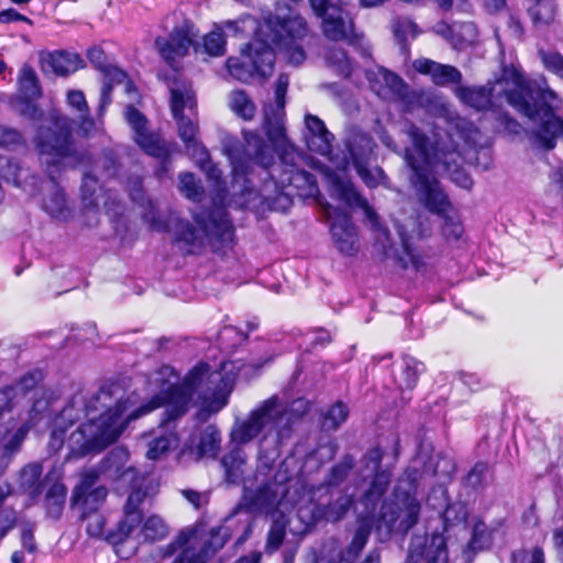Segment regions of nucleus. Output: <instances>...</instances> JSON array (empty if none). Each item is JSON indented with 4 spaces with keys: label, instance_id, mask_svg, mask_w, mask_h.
Returning a JSON list of instances; mask_svg holds the SVG:
<instances>
[{
    "label": "nucleus",
    "instance_id": "obj_45",
    "mask_svg": "<svg viewBox=\"0 0 563 563\" xmlns=\"http://www.w3.org/2000/svg\"><path fill=\"white\" fill-rule=\"evenodd\" d=\"M393 32L402 49H407L409 40L419 34L417 24L408 18H396L393 21Z\"/></svg>",
    "mask_w": 563,
    "mask_h": 563
},
{
    "label": "nucleus",
    "instance_id": "obj_38",
    "mask_svg": "<svg viewBox=\"0 0 563 563\" xmlns=\"http://www.w3.org/2000/svg\"><path fill=\"white\" fill-rule=\"evenodd\" d=\"M528 14L537 29L551 25L556 15L554 0H534V3L528 9Z\"/></svg>",
    "mask_w": 563,
    "mask_h": 563
},
{
    "label": "nucleus",
    "instance_id": "obj_3",
    "mask_svg": "<svg viewBox=\"0 0 563 563\" xmlns=\"http://www.w3.org/2000/svg\"><path fill=\"white\" fill-rule=\"evenodd\" d=\"M456 97L476 110H496L505 101L531 121L540 122L533 133L534 144L543 150L554 148V136L563 132V119L555 115L562 99L552 90L544 77L526 80L514 66L504 67L494 82L479 87H457Z\"/></svg>",
    "mask_w": 563,
    "mask_h": 563
},
{
    "label": "nucleus",
    "instance_id": "obj_50",
    "mask_svg": "<svg viewBox=\"0 0 563 563\" xmlns=\"http://www.w3.org/2000/svg\"><path fill=\"white\" fill-rule=\"evenodd\" d=\"M349 416V409L342 401L333 404L324 413L322 419V428L327 431L336 430L345 422Z\"/></svg>",
    "mask_w": 563,
    "mask_h": 563
},
{
    "label": "nucleus",
    "instance_id": "obj_52",
    "mask_svg": "<svg viewBox=\"0 0 563 563\" xmlns=\"http://www.w3.org/2000/svg\"><path fill=\"white\" fill-rule=\"evenodd\" d=\"M434 536H441L440 533H433L430 538V540L424 539L423 537L415 536L412 537L408 555L406 559V563H419L423 558H426L427 562L428 560V553L430 550V543Z\"/></svg>",
    "mask_w": 563,
    "mask_h": 563
},
{
    "label": "nucleus",
    "instance_id": "obj_61",
    "mask_svg": "<svg viewBox=\"0 0 563 563\" xmlns=\"http://www.w3.org/2000/svg\"><path fill=\"white\" fill-rule=\"evenodd\" d=\"M280 27L291 38H301L308 32L307 22L301 16H295V18L283 21L280 23Z\"/></svg>",
    "mask_w": 563,
    "mask_h": 563
},
{
    "label": "nucleus",
    "instance_id": "obj_63",
    "mask_svg": "<svg viewBox=\"0 0 563 563\" xmlns=\"http://www.w3.org/2000/svg\"><path fill=\"white\" fill-rule=\"evenodd\" d=\"M488 473V464L484 462L476 463L466 476V483L470 487L476 489L483 486Z\"/></svg>",
    "mask_w": 563,
    "mask_h": 563
},
{
    "label": "nucleus",
    "instance_id": "obj_31",
    "mask_svg": "<svg viewBox=\"0 0 563 563\" xmlns=\"http://www.w3.org/2000/svg\"><path fill=\"white\" fill-rule=\"evenodd\" d=\"M332 185L338 197L347 206L361 208L372 222L376 221L377 216L375 211L350 180H343L335 176L332 179Z\"/></svg>",
    "mask_w": 563,
    "mask_h": 563
},
{
    "label": "nucleus",
    "instance_id": "obj_28",
    "mask_svg": "<svg viewBox=\"0 0 563 563\" xmlns=\"http://www.w3.org/2000/svg\"><path fill=\"white\" fill-rule=\"evenodd\" d=\"M43 71H51L57 76H68L84 68V59L76 53L55 51L41 56Z\"/></svg>",
    "mask_w": 563,
    "mask_h": 563
},
{
    "label": "nucleus",
    "instance_id": "obj_2",
    "mask_svg": "<svg viewBox=\"0 0 563 563\" xmlns=\"http://www.w3.org/2000/svg\"><path fill=\"white\" fill-rule=\"evenodd\" d=\"M444 121L445 139L435 134L434 142H431L413 123H405L404 132L412 145L405 150L404 158L412 170L410 183L419 201L443 220L442 231L445 238L457 240L463 233L462 223L430 168L439 164L448 170H451L452 166L456 167L461 158V143L468 146L476 145L479 131L467 119L449 111L444 114Z\"/></svg>",
    "mask_w": 563,
    "mask_h": 563
},
{
    "label": "nucleus",
    "instance_id": "obj_20",
    "mask_svg": "<svg viewBox=\"0 0 563 563\" xmlns=\"http://www.w3.org/2000/svg\"><path fill=\"white\" fill-rule=\"evenodd\" d=\"M66 102L70 110L77 115L76 120H73L67 115V118L71 121L70 131L73 132V124L76 123L78 134L85 137H88L91 134H93L97 131V123L90 114V109L86 100L85 93L78 89H70L66 93ZM54 111H56V109H53L47 113L44 122L37 126L36 132L41 126H52L48 118L49 114ZM57 112L62 114L59 110H57Z\"/></svg>",
    "mask_w": 563,
    "mask_h": 563
},
{
    "label": "nucleus",
    "instance_id": "obj_18",
    "mask_svg": "<svg viewBox=\"0 0 563 563\" xmlns=\"http://www.w3.org/2000/svg\"><path fill=\"white\" fill-rule=\"evenodd\" d=\"M396 230L401 242V253L388 247L384 251L387 257H393L404 268L409 266L419 271L424 266L423 255L412 246V240L417 233L415 219H407L406 222H396Z\"/></svg>",
    "mask_w": 563,
    "mask_h": 563
},
{
    "label": "nucleus",
    "instance_id": "obj_1",
    "mask_svg": "<svg viewBox=\"0 0 563 563\" xmlns=\"http://www.w3.org/2000/svg\"><path fill=\"white\" fill-rule=\"evenodd\" d=\"M205 380L214 385V388H208L211 390L210 395L206 393L201 397L202 404L198 417L206 420L227 406L233 380L228 376L224 377L220 372H210V366L205 363L195 366L180 385L166 380L157 395L132 411H129L128 399L117 397L110 388H101L85 404L87 422L81 423L69 435L70 455L82 457L103 450L118 440L129 421L164 407L159 427L167 433L155 437L148 443L146 451L148 460H158L173 444L177 443L174 423L187 412L195 390Z\"/></svg>",
    "mask_w": 563,
    "mask_h": 563
},
{
    "label": "nucleus",
    "instance_id": "obj_23",
    "mask_svg": "<svg viewBox=\"0 0 563 563\" xmlns=\"http://www.w3.org/2000/svg\"><path fill=\"white\" fill-rule=\"evenodd\" d=\"M192 532H180L173 542L162 549L163 556L169 558L174 555L178 550H181L173 563H206V559L210 552L209 544L206 542L203 548L197 551L192 545ZM222 545L223 542L221 541L213 549H211V552H214Z\"/></svg>",
    "mask_w": 563,
    "mask_h": 563
},
{
    "label": "nucleus",
    "instance_id": "obj_10",
    "mask_svg": "<svg viewBox=\"0 0 563 563\" xmlns=\"http://www.w3.org/2000/svg\"><path fill=\"white\" fill-rule=\"evenodd\" d=\"M19 418L22 423L13 433H11L13 426H7L5 418L0 420V449L2 450V455L15 453L20 449L30 429L48 427L51 424L52 410L49 400L45 397L34 399L31 408ZM12 420L13 418L10 417L8 424H11Z\"/></svg>",
    "mask_w": 563,
    "mask_h": 563
},
{
    "label": "nucleus",
    "instance_id": "obj_62",
    "mask_svg": "<svg viewBox=\"0 0 563 563\" xmlns=\"http://www.w3.org/2000/svg\"><path fill=\"white\" fill-rule=\"evenodd\" d=\"M100 475L102 474L99 472L98 466L84 474L80 484L74 490L73 500L75 504H79L81 496L88 490L93 489L92 486Z\"/></svg>",
    "mask_w": 563,
    "mask_h": 563
},
{
    "label": "nucleus",
    "instance_id": "obj_42",
    "mask_svg": "<svg viewBox=\"0 0 563 563\" xmlns=\"http://www.w3.org/2000/svg\"><path fill=\"white\" fill-rule=\"evenodd\" d=\"M325 63L336 74L349 77L353 70L352 60L347 57L346 52L339 47H330L325 53Z\"/></svg>",
    "mask_w": 563,
    "mask_h": 563
},
{
    "label": "nucleus",
    "instance_id": "obj_21",
    "mask_svg": "<svg viewBox=\"0 0 563 563\" xmlns=\"http://www.w3.org/2000/svg\"><path fill=\"white\" fill-rule=\"evenodd\" d=\"M325 214L331 221L330 232L339 251L352 255L356 251L357 235L351 217L343 210L327 206Z\"/></svg>",
    "mask_w": 563,
    "mask_h": 563
},
{
    "label": "nucleus",
    "instance_id": "obj_58",
    "mask_svg": "<svg viewBox=\"0 0 563 563\" xmlns=\"http://www.w3.org/2000/svg\"><path fill=\"white\" fill-rule=\"evenodd\" d=\"M286 536L285 525L275 521L269 528L266 541V552L273 553L279 549Z\"/></svg>",
    "mask_w": 563,
    "mask_h": 563
},
{
    "label": "nucleus",
    "instance_id": "obj_30",
    "mask_svg": "<svg viewBox=\"0 0 563 563\" xmlns=\"http://www.w3.org/2000/svg\"><path fill=\"white\" fill-rule=\"evenodd\" d=\"M130 454L125 448H114L109 454L98 464L99 472L113 479L119 481L123 484V473L133 466H126Z\"/></svg>",
    "mask_w": 563,
    "mask_h": 563
},
{
    "label": "nucleus",
    "instance_id": "obj_13",
    "mask_svg": "<svg viewBox=\"0 0 563 563\" xmlns=\"http://www.w3.org/2000/svg\"><path fill=\"white\" fill-rule=\"evenodd\" d=\"M275 400H265L258 408L253 410L247 419L236 421L231 431V440L235 445L249 443L262 431L265 438L272 432L275 433V419L279 412L275 407Z\"/></svg>",
    "mask_w": 563,
    "mask_h": 563
},
{
    "label": "nucleus",
    "instance_id": "obj_22",
    "mask_svg": "<svg viewBox=\"0 0 563 563\" xmlns=\"http://www.w3.org/2000/svg\"><path fill=\"white\" fill-rule=\"evenodd\" d=\"M268 400H275V407L279 412L275 419V444L280 445L287 440L295 423L302 418L310 409V402L305 398H298L291 401L287 407L278 400L277 397H272Z\"/></svg>",
    "mask_w": 563,
    "mask_h": 563
},
{
    "label": "nucleus",
    "instance_id": "obj_6",
    "mask_svg": "<svg viewBox=\"0 0 563 563\" xmlns=\"http://www.w3.org/2000/svg\"><path fill=\"white\" fill-rule=\"evenodd\" d=\"M421 504L417 498L416 479L410 475L400 478L390 500L382 505L377 529L406 534L419 521Z\"/></svg>",
    "mask_w": 563,
    "mask_h": 563
},
{
    "label": "nucleus",
    "instance_id": "obj_19",
    "mask_svg": "<svg viewBox=\"0 0 563 563\" xmlns=\"http://www.w3.org/2000/svg\"><path fill=\"white\" fill-rule=\"evenodd\" d=\"M289 86V77L280 74L275 87V104L264 107V125L266 134L274 143H280L285 139L283 126L285 97Z\"/></svg>",
    "mask_w": 563,
    "mask_h": 563
},
{
    "label": "nucleus",
    "instance_id": "obj_53",
    "mask_svg": "<svg viewBox=\"0 0 563 563\" xmlns=\"http://www.w3.org/2000/svg\"><path fill=\"white\" fill-rule=\"evenodd\" d=\"M378 76L397 98L406 99L408 97L409 87L398 75L385 68H380Z\"/></svg>",
    "mask_w": 563,
    "mask_h": 563
},
{
    "label": "nucleus",
    "instance_id": "obj_4",
    "mask_svg": "<svg viewBox=\"0 0 563 563\" xmlns=\"http://www.w3.org/2000/svg\"><path fill=\"white\" fill-rule=\"evenodd\" d=\"M48 120L52 126H41L34 136L40 162L49 178L43 185L42 209L55 220L67 221L73 217L74 209L55 175L66 168L90 164L91 156L76 147L71 137V121L67 117L54 111Z\"/></svg>",
    "mask_w": 563,
    "mask_h": 563
},
{
    "label": "nucleus",
    "instance_id": "obj_25",
    "mask_svg": "<svg viewBox=\"0 0 563 563\" xmlns=\"http://www.w3.org/2000/svg\"><path fill=\"white\" fill-rule=\"evenodd\" d=\"M192 41L185 27H175L168 37H157L155 46L167 64L174 63L184 57L191 46Z\"/></svg>",
    "mask_w": 563,
    "mask_h": 563
},
{
    "label": "nucleus",
    "instance_id": "obj_46",
    "mask_svg": "<svg viewBox=\"0 0 563 563\" xmlns=\"http://www.w3.org/2000/svg\"><path fill=\"white\" fill-rule=\"evenodd\" d=\"M231 110L244 120L253 119L256 108L250 97L243 90H235L230 95Z\"/></svg>",
    "mask_w": 563,
    "mask_h": 563
},
{
    "label": "nucleus",
    "instance_id": "obj_36",
    "mask_svg": "<svg viewBox=\"0 0 563 563\" xmlns=\"http://www.w3.org/2000/svg\"><path fill=\"white\" fill-rule=\"evenodd\" d=\"M424 371V365L411 356H405L399 373L395 380L400 389H412L417 385L419 375Z\"/></svg>",
    "mask_w": 563,
    "mask_h": 563
},
{
    "label": "nucleus",
    "instance_id": "obj_27",
    "mask_svg": "<svg viewBox=\"0 0 563 563\" xmlns=\"http://www.w3.org/2000/svg\"><path fill=\"white\" fill-rule=\"evenodd\" d=\"M412 67L419 74L430 76L432 82L437 86L459 84L462 80V74L456 67L440 64L429 58L422 57L413 60Z\"/></svg>",
    "mask_w": 563,
    "mask_h": 563
},
{
    "label": "nucleus",
    "instance_id": "obj_55",
    "mask_svg": "<svg viewBox=\"0 0 563 563\" xmlns=\"http://www.w3.org/2000/svg\"><path fill=\"white\" fill-rule=\"evenodd\" d=\"M457 29H461L467 33H471L473 32L474 30V26L472 23H464V24H456V23H453V24H450L445 21H439L437 22L433 27H432V31L441 36L442 38H444L445 41L452 43L454 46H456V42H455V38H454V34L456 32Z\"/></svg>",
    "mask_w": 563,
    "mask_h": 563
},
{
    "label": "nucleus",
    "instance_id": "obj_9",
    "mask_svg": "<svg viewBox=\"0 0 563 563\" xmlns=\"http://www.w3.org/2000/svg\"><path fill=\"white\" fill-rule=\"evenodd\" d=\"M243 134V144L238 140H229L224 145L234 178L245 176L253 164L268 168L274 161L272 148L260 134L252 131H245Z\"/></svg>",
    "mask_w": 563,
    "mask_h": 563
},
{
    "label": "nucleus",
    "instance_id": "obj_40",
    "mask_svg": "<svg viewBox=\"0 0 563 563\" xmlns=\"http://www.w3.org/2000/svg\"><path fill=\"white\" fill-rule=\"evenodd\" d=\"M67 489L63 483H53L44 498V507L48 517L58 519L65 507Z\"/></svg>",
    "mask_w": 563,
    "mask_h": 563
},
{
    "label": "nucleus",
    "instance_id": "obj_49",
    "mask_svg": "<svg viewBox=\"0 0 563 563\" xmlns=\"http://www.w3.org/2000/svg\"><path fill=\"white\" fill-rule=\"evenodd\" d=\"M354 466V459L351 455H344L343 459L333 465L325 477L324 484L328 487H334L342 484Z\"/></svg>",
    "mask_w": 563,
    "mask_h": 563
},
{
    "label": "nucleus",
    "instance_id": "obj_60",
    "mask_svg": "<svg viewBox=\"0 0 563 563\" xmlns=\"http://www.w3.org/2000/svg\"><path fill=\"white\" fill-rule=\"evenodd\" d=\"M539 56L543 66L558 77L563 78V56L556 52L540 51Z\"/></svg>",
    "mask_w": 563,
    "mask_h": 563
},
{
    "label": "nucleus",
    "instance_id": "obj_37",
    "mask_svg": "<svg viewBox=\"0 0 563 563\" xmlns=\"http://www.w3.org/2000/svg\"><path fill=\"white\" fill-rule=\"evenodd\" d=\"M29 176V169L22 167L16 161L0 156V178L26 190Z\"/></svg>",
    "mask_w": 563,
    "mask_h": 563
},
{
    "label": "nucleus",
    "instance_id": "obj_57",
    "mask_svg": "<svg viewBox=\"0 0 563 563\" xmlns=\"http://www.w3.org/2000/svg\"><path fill=\"white\" fill-rule=\"evenodd\" d=\"M355 169L361 179L369 188L377 187L379 184H383L386 178L385 173L380 167L369 169L367 164H364Z\"/></svg>",
    "mask_w": 563,
    "mask_h": 563
},
{
    "label": "nucleus",
    "instance_id": "obj_11",
    "mask_svg": "<svg viewBox=\"0 0 563 563\" xmlns=\"http://www.w3.org/2000/svg\"><path fill=\"white\" fill-rule=\"evenodd\" d=\"M314 15L321 19L322 34L330 41L353 43L354 23L335 0H308Z\"/></svg>",
    "mask_w": 563,
    "mask_h": 563
},
{
    "label": "nucleus",
    "instance_id": "obj_16",
    "mask_svg": "<svg viewBox=\"0 0 563 563\" xmlns=\"http://www.w3.org/2000/svg\"><path fill=\"white\" fill-rule=\"evenodd\" d=\"M124 117L133 131L135 143L148 155L161 158L163 161V167L165 168L170 152L156 134L148 131L145 115L133 106H128L124 111Z\"/></svg>",
    "mask_w": 563,
    "mask_h": 563
},
{
    "label": "nucleus",
    "instance_id": "obj_39",
    "mask_svg": "<svg viewBox=\"0 0 563 563\" xmlns=\"http://www.w3.org/2000/svg\"><path fill=\"white\" fill-rule=\"evenodd\" d=\"M87 57L90 63L104 75L106 79L118 82L125 81L126 74L119 67L108 64L107 56L100 47L90 48L87 53Z\"/></svg>",
    "mask_w": 563,
    "mask_h": 563
},
{
    "label": "nucleus",
    "instance_id": "obj_59",
    "mask_svg": "<svg viewBox=\"0 0 563 563\" xmlns=\"http://www.w3.org/2000/svg\"><path fill=\"white\" fill-rule=\"evenodd\" d=\"M92 173H100L103 177H112L117 173V161L111 153H103L93 162Z\"/></svg>",
    "mask_w": 563,
    "mask_h": 563
},
{
    "label": "nucleus",
    "instance_id": "obj_48",
    "mask_svg": "<svg viewBox=\"0 0 563 563\" xmlns=\"http://www.w3.org/2000/svg\"><path fill=\"white\" fill-rule=\"evenodd\" d=\"M169 532L167 523L156 515L150 516L143 523L142 534L145 540L155 542L163 540Z\"/></svg>",
    "mask_w": 563,
    "mask_h": 563
},
{
    "label": "nucleus",
    "instance_id": "obj_14",
    "mask_svg": "<svg viewBox=\"0 0 563 563\" xmlns=\"http://www.w3.org/2000/svg\"><path fill=\"white\" fill-rule=\"evenodd\" d=\"M123 484L131 487L124 505V519L119 523V538H126L141 522L142 514L140 506L148 496V484L144 475L136 468H130L123 473Z\"/></svg>",
    "mask_w": 563,
    "mask_h": 563
},
{
    "label": "nucleus",
    "instance_id": "obj_43",
    "mask_svg": "<svg viewBox=\"0 0 563 563\" xmlns=\"http://www.w3.org/2000/svg\"><path fill=\"white\" fill-rule=\"evenodd\" d=\"M490 544V536L486 525L483 521H477L472 531V538L467 548L463 551L465 561L471 562V552L484 550Z\"/></svg>",
    "mask_w": 563,
    "mask_h": 563
},
{
    "label": "nucleus",
    "instance_id": "obj_64",
    "mask_svg": "<svg viewBox=\"0 0 563 563\" xmlns=\"http://www.w3.org/2000/svg\"><path fill=\"white\" fill-rule=\"evenodd\" d=\"M511 563H544V553L540 548H533L531 552L519 550L512 553Z\"/></svg>",
    "mask_w": 563,
    "mask_h": 563
},
{
    "label": "nucleus",
    "instance_id": "obj_44",
    "mask_svg": "<svg viewBox=\"0 0 563 563\" xmlns=\"http://www.w3.org/2000/svg\"><path fill=\"white\" fill-rule=\"evenodd\" d=\"M352 504L353 498L351 495H341L335 501L330 503L322 509H319L320 517L325 519L327 521L336 522L346 515Z\"/></svg>",
    "mask_w": 563,
    "mask_h": 563
},
{
    "label": "nucleus",
    "instance_id": "obj_32",
    "mask_svg": "<svg viewBox=\"0 0 563 563\" xmlns=\"http://www.w3.org/2000/svg\"><path fill=\"white\" fill-rule=\"evenodd\" d=\"M345 146L355 168L367 164L374 148V141L364 132H352Z\"/></svg>",
    "mask_w": 563,
    "mask_h": 563
},
{
    "label": "nucleus",
    "instance_id": "obj_26",
    "mask_svg": "<svg viewBox=\"0 0 563 563\" xmlns=\"http://www.w3.org/2000/svg\"><path fill=\"white\" fill-rule=\"evenodd\" d=\"M305 126V140L308 148L322 156H328L331 153L334 136L328 131L324 122L317 115L307 114Z\"/></svg>",
    "mask_w": 563,
    "mask_h": 563
},
{
    "label": "nucleus",
    "instance_id": "obj_54",
    "mask_svg": "<svg viewBox=\"0 0 563 563\" xmlns=\"http://www.w3.org/2000/svg\"><path fill=\"white\" fill-rule=\"evenodd\" d=\"M225 37L222 30H214L203 37V47L210 56H222L225 53Z\"/></svg>",
    "mask_w": 563,
    "mask_h": 563
},
{
    "label": "nucleus",
    "instance_id": "obj_35",
    "mask_svg": "<svg viewBox=\"0 0 563 563\" xmlns=\"http://www.w3.org/2000/svg\"><path fill=\"white\" fill-rule=\"evenodd\" d=\"M221 445V433L219 429L213 426H207L199 435V441L197 444V456L198 459L210 457L214 459Z\"/></svg>",
    "mask_w": 563,
    "mask_h": 563
},
{
    "label": "nucleus",
    "instance_id": "obj_12",
    "mask_svg": "<svg viewBox=\"0 0 563 563\" xmlns=\"http://www.w3.org/2000/svg\"><path fill=\"white\" fill-rule=\"evenodd\" d=\"M269 176L272 179L265 184L264 190L266 191L271 185H275L276 199L283 207L291 203V192L288 190L290 187H299L301 183L309 186L314 184L313 176L310 173L296 167L295 156L290 153H285L280 157L278 166L274 167Z\"/></svg>",
    "mask_w": 563,
    "mask_h": 563
},
{
    "label": "nucleus",
    "instance_id": "obj_34",
    "mask_svg": "<svg viewBox=\"0 0 563 563\" xmlns=\"http://www.w3.org/2000/svg\"><path fill=\"white\" fill-rule=\"evenodd\" d=\"M42 473L43 468L40 463H30L25 465L19 473L20 488L29 493L32 500H35L41 494Z\"/></svg>",
    "mask_w": 563,
    "mask_h": 563
},
{
    "label": "nucleus",
    "instance_id": "obj_5",
    "mask_svg": "<svg viewBox=\"0 0 563 563\" xmlns=\"http://www.w3.org/2000/svg\"><path fill=\"white\" fill-rule=\"evenodd\" d=\"M148 210L143 214L144 220L155 231L170 230L175 243L185 254H194L200 250L208 235H216L224 240L232 233L231 220L227 211L222 209L210 214L208 220L202 214H195L194 219L198 225V228H195L189 221L174 217H170L168 224L161 219L152 201H148Z\"/></svg>",
    "mask_w": 563,
    "mask_h": 563
},
{
    "label": "nucleus",
    "instance_id": "obj_29",
    "mask_svg": "<svg viewBox=\"0 0 563 563\" xmlns=\"http://www.w3.org/2000/svg\"><path fill=\"white\" fill-rule=\"evenodd\" d=\"M246 462L247 455L245 451L235 444L221 457L220 465L228 484L239 485L243 481Z\"/></svg>",
    "mask_w": 563,
    "mask_h": 563
},
{
    "label": "nucleus",
    "instance_id": "obj_41",
    "mask_svg": "<svg viewBox=\"0 0 563 563\" xmlns=\"http://www.w3.org/2000/svg\"><path fill=\"white\" fill-rule=\"evenodd\" d=\"M81 200L86 208H97L102 196V188L92 172H85L80 187Z\"/></svg>",
    "mask_w": 563,
    "mask_h": 563
},
{
    "label": "nucleus",
    "instance_id": "obj_8",
    "mask_svg": "<svg viewBox=\"0 0 563 563\" xmlns=\"http://www.w3.org/2000/svg\"><path fill=\"white\" fill-rule=\"evenodd\" d=\"M283 36L279 33L274 34L266 41L254 40L249 43L238 57L227 59L229 74L242 82L251 81L255 76L266 77L273 71L275 54L272 45L283 43Z\"/></svg>",
    "mask_w": 563,
    "mask_h": 563
},
{
    "label": "nucleus",
    "instance_id": "obj_15",
    "mask_svg": "<svg viewBox=\"0 0 563 563\" xmlns=\"http://www.w3.org/2000/svg\"><path fill=\"white\" fill-rule=\"evenodd\" d=\"M383 459V451L379 448H373L366 452L362 459L360 475L363 478L374 476L369 488L363 496V503L366 508H375L377 501L387 490L390 484L391 474L388 471L379 470Z\"/></svg>",
    "mask_w": 563,
    "mask_h": 563
},
{
    "label": "nucleus",
    "instance_id": "obj_17",
    "mask_svg": "<svg viewBox=\"0 0 563 563\" xmlns=\"http://www.w3.org/2000/svg\"><path fill=\"white\" fill-rule=\"evenodd\" d=\"M170 107L174 118L177 120L178 134L185 146L197 142L198 124L191 117H186L184 110L188 109L196 115L195 93L187 88L170 89Z\"/></svg>",
    "mask_w": 563,
    "mask_h": 563
},
{
    "label": "nucleus",
    "instance_id": "obj_56",
    "mask_svg": "<svg viewBox=\"0 0 563 563\" xmlns=\"http://www.w3.org/2000/svg\"><path fill=\"white\" fill-rule=\"evenodd\" d=\"M428 563H448V549L444 536H434L430 543Z\"/></svg>",
    "mask_w": 563,
    "mask_h": 563
},
{
    "label": "nucleus",
    "instance_id": "obj_24",
    "mask_svg": "<svg viewBox=\"0 0 563 563\" xmlns=\"http://www.w3.org/2000/svg\"><path fill=\"white\" fill-rule=\"evenodd\" d=\"M42 379V371L33 369L24 374L15 385L0 389V420L10 415L20 399L31 393Z\"/></svg>",
    "mask_w": 563,
    "mask_h": 563
},
{
    "label": "nucleus",
    "instance_id": "obj_51",
    "mask_svg": "<svg viewBox=\"0 0 563 563\" xmlns=\"http://www.w3.org/2000/svg\"><path fill=\"white\" fill-rule=\"evenodd\" d=\"M373 528V521L369 518L362 517L358 519V526L347 548L350 554L357 555L366 545Z\"/></svg>",
    "mask_w": 563,
    "mask_h": 563
},
{
    "label": "nucleus",
    "instance_id": "obj_33",
    "mask_svg": "<svg viewBox=\"0 0 563 563\" xmlns=\"http://www.w3.org/2000/svg\"><path fill=\"white\" fill-rule=\"evenodd\" d=\"M18 97L22 99H38L42 96L40 79L29 64H24L18 76Z\"/></svg>",
    "mask_w": 563,
    "mask_h": 563
},
{
    "label": "nucleus",
    "instance_id": "obj_47",
    "mask_svg": "<svg viewBox=\"0 0 563 563\" xmlns=\"http://www.w3.org/2000/svg\"><path fill=\"white\" fill-rule=\"evenodd\" d=\"M179 190L187 199L195 202L201 201L205 195L201 181L192 173L179 175Z\"/></svg>",
    "mask_w": 563,
    "mask_h": 563
},
{
    "label": "nucleus",
    "instance_id": "obj_7",
    "mask_svg": "<svg viewBox=\"0 0 563 563\" xmlns=\"http://www.w3.org/2000/svg\"><path fill=\"white\" fill-rule=\"evenodd\" d=\"M290 474L284 464L274 471L272 465L263 463L257 466L254 481L258 484L253 489L245 485L242 503L250 511H271L280 504L288 492Z\"/></svg>",
    "mask_w": 563,
    "mask_h": 563
}]
</instances>
